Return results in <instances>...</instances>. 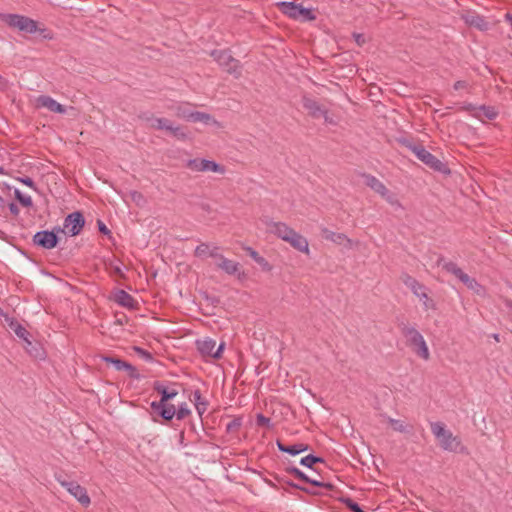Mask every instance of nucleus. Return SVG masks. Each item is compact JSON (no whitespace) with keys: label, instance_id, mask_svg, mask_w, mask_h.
<instances>
[{"label":"nucleus","instance_id":"f257e3e1","mask_svg":"<svg viewBox=\"0 0 512 512\" xmlns=\"http://www.w3.org/2000/svg\"><path fill=\"white\" fill-rule=\"evenodd\" d=\"M178 385V383L174 382L172 387H169L162 381H154L152 387L160 395V399L150 403V416L153 422H160L161 419L163 423H167L174 418L176 407L169 402L178 395V390L174 388V386Z\"/></svg>","mask_w":512,"mask_h":512},{"label":"nucleus","instance_id":"f03ea898","mask_svg":"<svg viewBox=\"0 0 512 512\" xmlns=\"http://www.w3.org/2000/svg\"><path fill=\"white\" fill-rule=\"evenodd\" d=\"M400 143L412 151L416 157L430 169L442 174H450L451 171L447 164L426 150L422 144L413 143L408 139H401Z\"/></svg>","mask_w":512,"mask_h":512},{"label":"nucleus","instance_id":"7ed1b4c3","mask_svg":"<svg viewBox=\"0 0 512 512\" xmlns=\"http://www.w3.org/2000/svg\"><path fill=\"white\" fill-rule=\"evenodd\" d=\"M401 334L406 339V345L411 347L414 353L424 360L430 358L428 346L421 333L414 327L408 326L405 322L398 323Z\"/></svg>","mask_w":512,"mask_h":512},{"label":"nucleus","instance_id":"20e7f679","mask_svg":"<svg viewBox=\"0 0 512 512\" xmlns=\"http://www.w3.org/2000/svg\"><path fill=\"white\" fill-rule=\"evenodd\" d=\"M278 9L285 16L302 22L316 20V14L311 8H306L302 4L295 2L281 1L277 3Z\"/></svg>","mask_w":512,"mask_h":512},{"label":"nucleus","instance_id":"39448f33","mask_svg":"<svg viewBox=\"0 0 512 512\" xmlns=\"http://www.w3.org/2000/svg\"><path fill=\"white\" fill-rule=\"evenodd\" d=\"M210 56L219 64V66L227 73L238 78L241 75L240 61L235 59L230 50H217L214 49L210 52Z\"/></svg>","mask_w":512,"mask_h":512},{"label":"nucleus","instance_id":"423d86ee","mask_svg":"<svg viewBox=\"0 0 512 512\" xmlns=\"http://www.w3.org/2000/svg\"><path fill=\"white\" fill-rule=\"evenodd\" d=\"M0 19L9 27L24 33L33 34L38 30V22L24 15L1 13Z\"/></svg>","mask_w":512,"mask_h":512},{"label":"nucleus","instance_id":"0eeeda50","mask_svg":"<svg viewBox=\"0 0 512 512\" xmlns=\"http://www.w3.org/2000/svg\"><path fill=\"white\" fill-rule=\"evenodd\" d=\"M186 167L196 172L212 171L214 173L224 174L226 171L223 165L213 160L200 158L188 160L186 163Z\"/></svg>","mask_w":512,"mask_h":512},{"label":"nucleus","instance_id":"6e6552de","mask_svg":"<svg viewBox=\"0 0 512 512\" xmlns=\"http://www.w3.org/2000/svg\"><path fill=\"white\" fill-rule=\"evenodd\" d=\"M59 241V236H57L55 232H50L49 230L38 231L32 238V242L35 246L46 250H51L57 247Z\"/></svg>","mask_w":512,"mask_h":512},{"label":"nucleus","instance_id":"1a4fd4ad","mask_svg":"<svg viewBox=\"0 0 512 512\" xmlns=\"http://www.w3.org/2000/svg\"><path fill=\"white\" fill-rule=\"evenodd\" d=\"M85 225V218L81 211H75L68 214L64 219V226L67 231V235L73 237L77 236L83 230Z\"/></svg>","mask_w":512,"mask_h":512},{"label":"nucleus","instance_id":"9d476101","mask_svg":"<svg viewBox=\"0 0 512 512\" xmlns=\"http://www.w3.org/2000/svg\"><path fill=\"white\" fill-rule=\"evenodd\" d=\"M102 360L107 364H112L117 371H126L131 379H140L138 370L129 362L115 356H103Z\"/></svg>","mask_w":512,"mask_h":512},{"label":"nucleus","instance_id":"9b49d317","mask_svg":"<svg viewBox=\"0 0 512 512\" xmlns=\"http://www.w3.org/2000/svg\"><path fill=\"white\" fill-rule=\"evenodd\" d=\"M284 471L288 474H291L296 479L311 484L312 486L326 488L331 491L335 489V486L332 483L312 479L295 466H288L284 469Z\"/></svg>","mask_w":512,"mask_h":512},{"label":"nucleus","instance_id":"f8f14e48","mask_svg":"<svg viewBox=\"0 0 512 512\" xmlns=\"http://www.w3.org/2000/svg\"><path fill=\"white\" fill-rule=\"evenodd\" d=\"M63 487L67 489V491L73 495L81 505L84 507L89 506L91 503L90 497L87 493L86 488L82 487L75 481H64L61 483Z\"/></svg>","mask_w":512,"mask_h":512},{"label":"nucleus","instance_id":"ddd939ff","mask_svg":"<svg viewBox=\"0 0 512 512\" xmlns=\"http://www.w3.org/2000/svg\"><path fill=\"white\" fill-rule=\"evenodd\" d=\"M436 265L438 267H442V269L445 272L455 276L462 283L469 276L455 262H453V261H446L445 257L443 255H441V254L438 256V259L436 261Z\"/></svg>","mask_w":512,"mask_h":512},{"label":"nucleus","instance_id":"4468645a","mask_svg":"<svg viewBox=\"0 0 512 512\" xmlns=\"http://www.w3.org/2000/svg\"><path fill=\"white\" fill-rule=\"evenodd\" d=\"M4 316L5 322L10 330H12L20 339L26 344L31 345L29 339L30 333L23 327L15 318L10 317L8 314L1 313Z\"/></svg>","mask_w":512,"mask_h":512},{"label":"nucleus","instance_id":"2eb2a0df","mask_svg":"<svg viewBox=\"0 0 512 512\" xmlns=\"http://www.w3.org/2000/svg\"><path fill=\"white\" fill-rule=\"evenodd\" d=\"M321 235L324 239L329 240L335 244L342 245L351 248L353 241L344 233L333 232L326 227L321 229Z\"/></svg>","mask_w":512,"mask_h":512},{"label":"nucleus","instance_id":"dca6fc26","mask_svg":"<svg viewBox=\"0 0 512 512\" xmlns=\"http://www.w3.org/2000/svg\"><path fill=\"white\" fill-rule=\"evenodd\" d=\"M113 299L117 304L127 309L135 310L138 308L137 301L123 289L116 290Z\"/></svg>","mask_w":512,"mask_h":512},{"label":"nucleus","instance_id":"f3484780","mask_svg":"<svg viewBox=\"0 0 512 512\" xmlns=\"http://www.w3.org/2000/svg\"><path fill=\"white\" fill-rule=\"evenodd\" d=\"M285 242L289 243L297 251L309 254V244L307 239L295 230L291 235H289Z\"/></svg>","mask_w":512,"mask_h":512},{"label":"nucleus","instance_id":"a211bd4d","mask_svg":"<svg viewBox=\"0 0 512 512\" xmlns=\"http://www.w3.org/2000/svg\"><path fill=\"white\" fill-rule=\"evenodd\" d=\"M439 440L441 448L446 451L457 452L463 450L460 439L458 437L453 436V434L449 430Z\"/></svg>","mask_w":512,"mask_h":512},{"label":"nucleus","instance_id":"6ab92c4d","mask_svg":"<svg viewBox=\"0 0 512 512\" xmlns=\"http://www.w3.org/2000/svg\"><path fill=\"white\" fill-rule=\"evenodd\" d=\"M301 102L312 118H319L321 113H325V107L307 95L302 96Z\"/></svg>","mask_w":512,"mask_h":512},{"label":"nucleus","instance_id":"aec40b11","mask_svg":"<svg viewBox=\"0 0 512 512\" xmlns=\"http://www.w3.org/2000/svg\"><path fill=\"white\" fill-rule=\"evenodd\" d=\"M37 106L45 107L54 113L64 114L66 112L65 106L47 95H41L37 98Z\"/></svg>","mask_w":512,"mask_h":512},{"label":"nucleus","instance_id":"412c9836","mask_svg":"<svg viewBox=\"0 0 512 512\" xmlns=\"http://www.w3.org/2000/svg\"><path fill=\"white\" fill-rule=\"evenodd\" d=\"M269 231L275 234L278 238L285 241L289 235L294 231L293 228L289 227L283 222H271L268 224Z\"/></svg>","mask_w":512,"mask_h":512},{"label":"nucleus","instance_id":"4be33fe9","mask_svg":"<svg viewBox=\"0 0 512 512\" xmlns=\"http://www.w3.org/2000/svg\"><path fill=\"white\" fill-rule=\"evenodd\" d=\"M276 445H277L279 451L284 452V453H288V454H290L292 456H296V455H298V454H300L302 452H305V451L310 449V446L308 444H305V443H296V444H293V445H285L280 440L276 441Z\"/></svg>","mask_w":512,"mask_h":512},{"label":"nucleus","instance_id":"5701e85b","mask_svg":"<svg viewBox=\"0 0 512 512\" xmlns=\"http://www.w3.org/2000/svg\"><path fill=\"white\" fill-rule=\"evenodd\" d=\"M465 22L471 26L475 27L480 31H486L489 29V23L485 19L484 16L479 15L477 13L469 14L465 17Z\"/></svg>","mask_w":512,"mask_h":512},{"label":"nucleus","instance_id":"b1692460","mask_svg":"<svg viewBox=\"0 0 512 512\" xmlns=\"http://www.w3.org/2000/svg\"><path fill=\"white\" fill-rule=\"evenodd\" d=\"M361 177L365 180V184L379 195H384L386 193L387 187L375 176L368 173H362Z\"/></svg>","mask_w":512,"mask_h":512},{"label":"nucleus","instance_id":"393cba45","mask_svg":"<svg viewBox=\"0 0 512 512\" xmlns=\"http://www.w3.org/2000/svg\"><path fill=\"white\" fill-rule=\"evenodd\" d=\"M381 416L387 421V423L391 426V428L394 431H397V432H400V433H404V434H411L413 432V430H414L413 425L406 424L402 420L393 419V418H391L389 416H386V415H381Z\"/></svg>","mask_w":512,"mask_h":512},{"label":"nucleus","instance_id":"a878e982","mask_svg":"<svg viewBox=\"0 0 512 512\" xmlns=\"http://www.w3.org/2000/svg\"><path fill=\"white\" fill-rule=\"evenodd\" d=\"M217 267L229 275H235L240 270V264L238 262L227 259L223 255H220V262L217 264Z\"/></svg>","mask_w":512,"mask_h":512},{"label":"nucleus","instance_id":"bb28decb","mask_svg":"<svg viewBox=\"0 0 512 512\" xmlns=\"http://www.w3.org/2000/svg\"><path fill=\"white\" fill-rule=\"evenodd\" d=\"M216 346L215 340L211 338H205L203 340L196 341V347L202 356H210L214 354V348Z\"/></svg>","mask_w":512,"mask_h":512},{"label":"nucleus","instance_id":"cd10ccee","mask_svg":"<svg viewBox=\"0 0 512 512\" xmlns=\"http://www.w3.org/2000/svg\"><path fill=\"white\" fill-rule=\"evenodd\" d=\"M411 291L420 299H425L424 305L426 308H434L433 300L429 299L428 294L426 292L427 288L424 284L418 282L414 288H410Z\"/></svg>","mask_w":512,"mask_h":512},{"label":"nucleus","instance_id":"c85d7f7f","mask_svg":"<svg viewBox=\"0 0 512 512\" xmlns=\"http://www.w3.org/2000/svg\"><path fill=\"white\" fill-rule=\"evenodd\" d=\"M274 479L276 481H278L279 483H283V484H286L292 488H295V489H298V490H301L303 491L304 493H307L309 495H314V496H317V495H320L319 492L315 491V490H312V489H309L307 487H304V486H300L299 484H296L294 483L293 481L289 480V479H286L285 477H282L280 475H277V474H274L273 475Z\"/></svg>","mask_w":512,"mask_h":512},{"label":"nucleus","instance_id":"c756f323","mask_svg":"<svg viewBox=\"0 0 512 512\" xmlns=\"http://www.w3.org/2000/svg\"><path fill=\"white\" fill-rule=\"evenodd\" d=\"M244 250L257 264L262 267L263 270L270 271L272 269L269 262L263 256L259 255V253L252 247H244Z\"/></svg>","mask_w":512,"mask_h":512},{"label":"nucleus","instance_id":"7c9ffc66","mask_svg":"<svg viewBox=\"0 0 512 512\" xmlns=\"http://www.w3.org/2000/svg\"><path fill=\"white\" fill-rule=\"evenodd\" d=\"M190 122H203L204 124L216 123V120L208 113L194 111L190 112Z\"/></svg>","mask_w":512,"mask_h":512},{"label":"nucleus","instance_id":"2f4dec72","mask_svg":"<svg viewBox=\"0 0 512 512\" xmlns=\"http://www.w3.org/2000/svg\"><path fill=\"white\" fill-rule=\"evenodd\" d=\"M317 463H325V459L320 456L313 455V454H309L300 459V464L302 466L308 467L313 470H315L314 465Z\"/></svg>","mask_w":512,"mask_h":512},{"label":"nucleus","instance_id":"473e14b6","mask_svg":"<svg viewBox=\"0 0 512 512\" xmlns=\"http://www.w3.org/2000/svg\"><path fill=\"white\" fill-rule=\"evenodd\" d=\"M463 284L470 290L474 291L476 294L481 295L484 292V287L478 283L475 278L468 276Z\"/></svg>","mask_w":512,"mask_h":512},{"label":"nucleus","instance_id":"72a5a7b5","mask_svg":"<svg viewBox=\"0 0 512 512\" xmlns=\"http://www.w3.org/2000/svg\"><path fill=\"white\" fill-rule=\"evenodd\" d=\"M341 503L345 504L346 507L352 512H365L360 505L355 502L352 498L347 496H342L338 499Z\"/></svg>","mask_w":512,"mask_h":512},{"label":"nucleus","instance_id":"f704fd0d","mask_svg":"<svg viewBox=\"0 0 512 512\" xmlns=\"http://www.w3.org/2000/svg\"><path fill=\"white\" fill-rule=\"evenodd\" d=\"M241 426H242V417L241 416L234 417L229 423H227L226 432L228 434H235L239 431Z\"/></svg>","mask_w":512,"mask_h":512},{"label":"nucleus","instance_id":"c9c22d12","mask_svg":"<svg viewBox=\"0 0 512 512\" xmlns=\"http://www.w3.org/2000/svg\"><path fill=\"white\" fill-rule=\"evenodd\" d=\"M478 110H480L483 113V115L489 120H494L498 116V111L493 106L480 105L478 107Z\"/></svg>","mask_w":512,"mask_h":512},{"label":"nucleus","instance_id":"e433bc0d","mask_svg":"<svg viewBox=\"0 0 512 512\" xmlns=\"http://www.w3.org/2000/svg\"><path fill=\"white\" fill-rule=\"evenodd\" d=\"M151 127L156 130L170 129V120L167 118H155L151 122Z\"/></svg>","mask_w":512,"mask_h":512},{"label":"nucleus","instance_id":"4c0bfd02","mask_svg":"<svg viewBox=\"0 0 512 512\" xmlns=\"http://www.w3.org/2000/svg\"><path fill=\"white\" fill-rule=\"evenodd\" d=\"M171 135L180 140H185L187 138V134L184 132L181 126L174 127L172 122L170 121V129H166Z\"/></svg>","mask_w":512,"mask_h":512},{"label":"nucleus","instance_id":"58836bf2","mask_svg":"<svg viewBox=\"0 0 512 512\" xmlns=\"http://www.w3.org/2000/svg\"><path fill=\"white\" fill-rule=\"evenodd\" d=\"M26 350L31 356L35 358H41L44 354L43 349L39 347L37 343H33L32 341L31 345L26 344Z\"/></svg>","mask_w":512,"mask_h":512},{"label":"nucleus","instance_id":"ea45409f","mask_svg":"<svg viewBox=\"0 0 512 512\" xmlns=\"http://www.w3.org/2000/svg\"><path fill=\"white\" fill-rule=\"evenodd\" d=\"M431 430H432V433L438 438L440 439L441 437H443L447 432L448 430L445 429V426L443 423L441 422H435V423H432L431 424Z\"/></svg>","mask_w":512,"mask_h":512},{"label":"nucleus","instance_id":"a19ab883","mask_svg":"<svg viewBox=\"0 0 512 512\" xmlns=\"http://www.w3.org/2000/svg\"><path fill=\"white\" fill-rule=\"evenodd\" d=\"M256 425L259 427H266L267 429H272L274 426L271 419L262 413L256 415Z\"/></svg>","mask_w":512,"mask_h":512},{"label":"nucleus","instance_id":"79ce46f5","mask_svg":"<svg viewBox=\"0 0 512 512\" xmlns=\"http://www.w3.org/2000/svg\"><path fill=\"white\" fill-rule=\"evenodd\" d=\"M133 350L136 352V354L141 357L142 359H144L146 362H152L154 361V357L152 355V353H150L149 351L139 347V346H134L133 347Z\"/></svg>","mask_w":512,"mask_h":512},{"label":"nucleus","instance_id":"37998d69","mask_svg":"<svg viewBox=\"0 0 512 512\" xmlns=\"http://www.w3.org/2000/svg\"><path fill=\"white\" fill-rule=\"evenodd\" d=\"M191 414V410L187 407L186 403L181 404L178 409H176L175 416L177 420H183L187 416Z\"/></svg>","mask_w":512,"mask_h":512},{"label":"nucleus","instance_id":"c03bdc74","mask_svg":"<svg viewBox=\"0 0 512 512\" xmlns=\"http://www.w3.org/2000/svg\"><path fill=\"white\" fill-rule=\"evenodd\" d=\"M382 198H384L389 204L392 206H396L401 208L402 205L400 201L397 199L396 195L391 193L388 189H386V193L384 195H381Z\"/></svg>","mask_w":512,"mask_h":512},{"label":"nucleus","instance_id":"a18cd8bd","mask_svg":"<svg viewBox=\"0 0 512 512\" xmlns=\"http://www.w3.org/2000/svg\"><path fill=\"white\" fill-rule=\"evenodd\" d=\"M209 251H210L209 244L202 242L196 247V249L194 251V255L196 257H205V256L209 255Z\"/></svg>","mask_w":512,"mask_h":512},{"label":"nucleus","instance_id":"49530a36","mask_svg":"<svg viewBox=\"0 0 512 512\" xmlns=\"http://www.w3.org/2000/svg\"><path fill=\"white\" fill-rule=\"evenodd\" d=\"M402 282L408 287V288H414L415 285L419 282L414 277L410 276L409 274L405 273L401 276Z\"/></svg>","mask_w":512,"mask_h":512},{"label":"nucleus","instance_id":"de8ad7c7","mask_svg":"<svg viewBox=\"0 0 512 512\" xmlns=\"http://www.w3.org/2000/svg\"><path fill=\"white\" fill-rule=\"evenodd\" d=\"M130 196L132 201H134L137 205H141L145 202V198L141 192L138 191H131Z\"/></svg>","mask_w":512,"mask_h":512},{"label":"nucleus","instance_id":"09e8293b","mask_svg":"<svg viewBox=\"0 0 512 512\" xmlns=\"http://www.w3.org/2000/svg\"><path fill=\"white\" fill-rule=\"evenodd\" d=\"M17 180L19 182L23 183L24 185L32 188L33 190H37L36 184L32 178H30L28 176H24V177H18Z\"/></svg>","mask_w":512,"mask_h":512},{"label":"nucleus","instance_id":"8fccbe9b","mask_svg":"<svg viewBox=\"0 0 512 512\" xmlns=\"http://www.w3.org/2000/svg\"><path fill=\"white\" fill-rule=\"evenodd\" d=\"M37 32L40 34V36L43 38V39H47V40H51L53 39V33L51 30L45 28V27H39L38 26V30Z\"/></svg>","mask_w":512,"mask_h":512},{"label":"nucleus","instance_id":"3c124183","mask_svg":"<svg viewBox=\"0 0 512 512\" xmlns=\"http://www.w3.org/2000/svg\"><path fill=\"white\" fill-rule=\"evenodd\" d=\"M190 112L191 111H188L186 110L185 108H182V107H178L177 108V112H176V115L179 117V118H182L186 121H190Z\"/></svg>","mask_w":512,"mask_h":512},{"label":"nucleus","instance_id":"603ef678","mask_svg":"<svg viewBox=\"0 0 512 512\" xmlns=\"http://www.w3.org/2000/svg\"><path fill=\"white\" fill-rule=\"evenodd\" d=\"M208 406V401L203 400V402H197L195 403L196 410L200 416L203 415V413L206 411Z\"/></svg>","mask_w":512,"mask_h":512},{"label":"nucleus","instance_id":"864d4df0","mask_svg":"<svg viewBox=\"0 0 512 512\" xmlns=\"http://www.w3.org/2000/svg\"><path fill=\"white\" fill-rule=\"evenodd\" d=\"M23 207L29 208L33 205L32 199L30 196H26L23 194V196L18 201Z\"/></svg>","mask_w":512,"mask_h":512},{"label":"nucleus","instance_id":"5fc2aeb1","mask_svg":"<svg viewBox=\"0 0 512 512\" xmlns=\"http://www.w3.org/2000/svg\"><path fill=\"white\" fill-rule=\"evenodd\" d=\"M224 348H225V343L224 342L220 343L218 348L216 350H214V354H211V357L214 359H220L222 357Z\"/></svg>","mask_w":512,"mask_h":512},{"label":"nucleus","instance_id":"6e6d98bb","mask_svg":"<svg viewBox=\"0 0 512 512\" xmlns=\"http://www.w3.org/2000/svg\"><path fill=\"white\" fill-rule=\"evenodd\" d=\"M7 207H8V209H9L10 213H11L13 216L17 217V216L19 215V213H20V209H19V207L17 206V204H16V203H14V202H10V203L7 205Z\"/></svg>","mask_w":512,"mask_h":512},{"label":"nucleus","instance_id":"4d7b16f0","mask_svg":"<svg viewBox=\"0 0 512 512\" xmlns=\"http://www.w3.org/2000/svg\"><path fill=\"white\" fill-rule=\"evenodd\" d=\"M98 230L100 233L105 235H110L111 231L108 229V227L103 223V221L98 220L97 221Z\"/></svg>","mask_w":512,"mask_h":512},{"label":"nucleus","instance_id":"13d9d810","mask_svg":"<svg viewBox=\"0 0 512 512\" xmlns=\"http://www.w3.org/2000/svg\"><path fill=\"white\" fill-rule=\"evenodd\" d=\"M353 38L359 46L364 45L366 42L364 35L361 33H353Z\"/></svg>","mask_w":512,"mask_h":512},{"label":"nucleus","instance_id":"bf43d9fd","mask_svg":"<svg viewBox=\"0 0 512 512\" xmlns=\"http://www.w3.org/2000/svg\"><path fill=\"white\" fill-rule=\"evenodd\" d=\"M476 109H478V107H476L474 104L472 103H467V104H464L463 106L460 107V110L461 111H466V112H473L475 111Z\"/></svg>","mask_w":512,"mask_h":512},{"label":"nucleus","instance_id":"052dcab7","mask_svg":"<svg viewBox=\"0 0 512 512\" xmlns=\"http://www.w3.org/2000/svg\"><path fill=\"white\" fill-rule=\"evenodd\" d=\"M468 86V83L466 81H463V80H459V81H456L453 85V88L455 90H460V89H464Z\"/></svg>","mask_w":512,"mask_h":512},{"label":"nucleus","instance_id":"680f3d73","mask_svg":"<svg viewBox=\"0 0 512 512\" xmlns=\"http://www.w3.org/2000/svg\"><path fill=\"white\" fill-rule=\"evenodd\" d=\"M138 117H139L140 119H142V120L147 121V122H152V121H153V119H154L153 115H152L151 113H149V112L141 113V114H139V116H138Z\"/></svg>","mask_w":512,"mask_h":512},{"label":"nucleus","instance_id":"e2e57ef3","mask_svg":"<svg viewBox=\"0 0 512 512\" xmlns=\"http://www.w3.org/2000/svg\"><path fill=\"white\" fill-rule=\"evenodd\" d=\"M218 250H219L218 246H213V248L209 251V256L212 258H218L220 260L221 254L218 253Z\"/></svg>","mask_w":512,"mask_h":512},{"label":"nucleus","instance_id":"0e129e2a","mask_svg":"<svg viewBox=\"0 0 512 512\" xmlns=\"http://www.w3.org/2000/svg\"><path fill=\"white\" fill-rule=\"evenodd\" d=\"M50 232H55V234L58 236L59 233H63V234H66L67 235V231H66V228L65 226L63 225V227L61 226H55L53 227L52 230H49Z\"/></svg>","mask_w":512,"mask_h":512},{"label":"nucleus","instance_id":"69168bd1","mask_svg":"<svg viewBox=\"0 0 512 512\" xmlns=\"http://www.w3.org/2000/svg\"><path fill=\"white\" fill-rule=\"evenodd\" d=\"M193 397H194V401H195V403H197V402H203L200 390H195V391L193 392Z\"/></svg>","mask_w":512,"mask_h":512},{"label":"nucleus","instance_id":"338daca9","mask_svg":"<svg viewBox=\"0 0 512 512\" xmlns=\"http://www.w3.org/2000/svg\"><path fill=\"white\" fill-rule=\"evenodd\" d=\"M127 322V316L125 314H122L121 317H117L115 323L118 325H123Z\"/></svg>","mask_w":512,"mask_h":512},{"label":"nucleus","instance_id":"774afa93","mask_svg":"<svg viewBox=\"0 0 512 512\" xmlns=\"http://www.w3.org/2000/svg\"><path fill=\"white\" fill-rule=\"evenodd\" d=\"M6 207H7V205H6L5 200L3 199L2 196H0V216L5 212Z\"/></svg>","mask_w":512,"mask_h":512}]
</instances>
